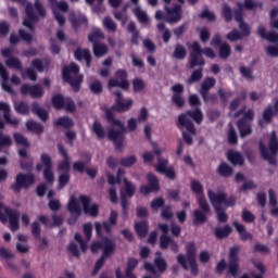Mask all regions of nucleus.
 Instances as JSON below:
<instances>
[{"instance_id": "obj_1", "label": "nucleus", "mask_w": 278, "mask_h": 278, "mask_svg": "<svg viewBox=\"0 0 278 278\" xmlns=\"http://www.w3.org/2000/svg\"><path fill=\"white\" fill-rule=\"evenodd\" d=\"M131 105H134V100L129 99L126 102H119L114 104L111 109L105 110L108 123H110L112 127H118V130H115L114 128L108 130V138L113 142L116 151H123V143L125 142V124H123L121 119H115L114 112H129Z\"/></svg>"}, {"instance_id": "obj_2", "label": "nucleus", "mask_w": 278, "mask_h": 278, "mask_svg": "<svg viewBox=\"0 0 278 278\" xmlns=\"http://www.w3.org/2000/svg\"><path fill=\"white\" fill-rule=\"evenodd\" d=\"M192 52H190V60H189V68H197L188 78L187 84L192 86V84L199 83L203 79V67L205 66V59H203V49L198 41H194L191 46Z\"/></svg>"}, {"instance_id": "obj_3", "label": "nucleus", "mask_w": 278, "mask_h": 278, "mask_svg": "<svg viewBox=\"0 0 278 278\" xmlns=\"http://www.w3.org/2000/svg\"><path fill=\"white\" fill-rule=\"evenodd\" d=\"M207 197L217 214V220L218 223H227L229 220V215L225 212V208H223V203L226 205V207H233L236 205L237 198L236 195H230L227 198V194L224 192L220 193H214L212 190H207Z\"/></svg>"}, {"instance_id": "obj_4", "label": "nucleus", "mask_w": 278, "mask_h": 278, "mask_svg": "<svg viewBox=\"0 0 278 278\" xmlns=\"http://www.w3.org/2000/svg\"><path fill=\"white\" fill-rule=\"evenodd\" d=\"M237 5L238 9L235 10V21L239 24L241 38L242 36H251V28L249 27V24L244 22V9L253 11L260 8V10H262V8H264V3L255 2L253 0H244L243 3L238 2Z\"/></svg>"}, {"instance_id": "obj_5", "label": "nucleus", "mask_w": 278, "mask_h": 278, "mask_svg": "<svg viewBox=\"0 0 278 278\" xmlns=\"http://www.w3.org/2000/svg\"><path fill=\"white\" fill-rule=\"evenodd\" d=\"M91 253H99L102 251L101 257L96 262L97 268H103L108 257H112L114 251H116V243L110 238H103L100 241H94L90 245Z\"/></svg>"}, {"instance_id": "obj_6", "label": "nucleus", "mask_w": 278, "mask_h": 278, "mask_svg": "<svg viewBox=\"0 0 278 278\" xmlns=\"http://www.w3.org/2000/svg\"><path fill=\"white\" fill-rule=\"evenodd\" d=\"M0 112H3V118L2 121L0 118V151L4 149V147H12V138L10 136H3V129H5V123L7 125H12L13 127H18V119L14 118L12 119L11 112L12 110L10 109V104L5 102H0Z\"/></svg>"}, {"instance_id": "obj_7", "label": "nucleus", "mask_w": 278, "mask_h": 278, "mask_svg": "<svg viewBox=\"0 0 278 278\" xmlns=\"http://www.w3.org/2000/svg\"><path fill=\"white\" fill-rule=\"evenodd\" d=\"M186 253L187 256L184 254H179L177 256V262L184 268V270H190L191 275L197 277V275H199V265L197 264V244L194 243V241L187 243Z\"/></svg>"}, {"instance_id": "obj_8", "label": "nucleus", "mask_w": 278, "mask_h": 278, "mask_svg": "<svg viewBox=\"0 0 278 278\" xmlns=\"http://www.w3.org/2000/svg\"><path fill=\"white\" fill-rule=\"evenodd\" d=\"M188 116L189 118H192L197 125H201L203 123V112L200 108H195V110L187 111L186 114H180L178 116V127H185L187 131L192 136H197V128L194 127V123L188 119Z\"/></svg>"}, {"instance_id": "obj_9", "label": "nucleus", "mask_w": 278, "mask_h": 278, "mask_svg": "<svg viewBox=\"0 0 278 278\" xmlns=\"http://www.w3.org/2000/svg\"><path fill=\"white\" fill-rule=\"evenodd\" d=\"M21 213L17 210L3 205L0 202V223H8L9 229L14 233L21 229L20 224Z\"/></svg>"}, {"instance_id": "obj_10", "label": "nucleus", "mask_w": 278, "mask_h": 278, "mask_svg": "<svg viewBox=\"0 0 278 278\" xmlns=\"http://www.w3.org/2000/svg\"><path fill=\"white\" fill-rule=\"evenodd\" d=\"M260 153L263 157V160H266L268 164L271 166L277 165V160L275 159V155L278 153V138L277 132L271 131L268 148H266V144H264L262 141L258 143ZM269 149V151H268Z\"/></svg>"}, {"instance_id": "obj_11", "label": "nucleus", "mask_w": 278, "mask_h": 278, "mask_svg": "<svg viewBox=\"0 0 278 278\" xmlns=\"http://www.w3.org/2000/svg\"><path fill=\"white\" fill-rule=\"evenodd\" d=\"M255 119V112L253 109H249L241 118L236 123L237 128L239 129L240 138H247L253 134L252 123Z\"/></svg>"}, {"instance_id": "obj_12", "label": "nucleus", "mask_w": 278, "mask_h": 278, "mask_svg": "<svg viewBox=\"0 0 278 278\" xmlns=\"http://www.w3.org/2000/svg\"><path fill=\"white\" fill-rule=\"evenodd\" d=\"M41 163L36 164L37 173H40L43 167V178L47 184H53L55 181V176L53 175V159L48 153H42L40 155Z\"/></svg>"}, {"instance_id": "obj_13", "label": "nucleus", "mask_w": 278, "mask_h": 278, "mask_svg": "<svg viewBox=\"0 0 278 278\" xmlns=\"http://www.w3.org/2000/svg\"><path fill=\"white\" fill-rule=\"evenodd\" d=\"M116 225H118V212L111 211L109 220L102 222V224L96 222L94 227L97 237L101 238V240H103V238H108L103 237V230L106 233V236H112V228L116 227Z\"/></svg>"}, {"instance_id": "obj_14", "label": "nucleus", "mask_w": 278, "mask_h": 278, "mask_svg": "<svg viewBox=\"0 0 278 278\" xmlns=\"http://www.w3.org/2000/svg\"><path fill=\"white\" fill-rule=\"evenodd\" d=\"M157 227L162 230V235L160 236V249H162V251H166L170 248L173 253H179V244H177L173 238L168 237L170 227H168L167 224H159Z\"/></svg>"}, {"instance_id": "obj_15", "label": "nucleus", "mask_w": 278, "mask_h": 278, "mask_svg": "<svg viewBox=\"0 0 278 278\" xmlns=\"http://www.w3.org/2000/svg\"><path fill=\"white\" fill-rule=\"evenodd\" d=\"M52 105L54 110H65L70 114L77 112V105L71 97L64 98V96L56 93L52 97Z\"/></svg>"}, {"instance_id": "obj_16", "label": "nucleus", "mask_w": 278, "mask_h": 278, "mask_svg": "<svg viewBox=\"0 0 278 278\" xmlns=\"http://www.w3.org/2000/svg\"><path fill=\"white\" fill-rule=\"evenodd\" d=\"M34 184H36V176L34 174L18 173L15 177V182L11 185V189L13 192L18 193L23 188L29 190Z\"/></svg>"}, {"instance_id": "obj_17", "label": "nucleus", "mask_w": 278, "mask_h": 278, "mask_svg": "<svg viewBox=\"0 0 278 278\" xmlns=\"http://www.w3.org/2000/svg\"><path fill=\"white\" fill-rule=\"evenodd\" d=\"M129 74L126 70H117L115 72V78H110L108 81V88L109 90H112V88H121L122 90H129V80H128Z\"/></svg>"}, {"instance_id": "obj_18", "label": "nucleus", "mask_w": 278, "mask_h": 278, "mask_svg": "<svg viewBox=\"0 0 278 278\" xmlns=\"http://www.w3.org/2000/svg\"><path fill=\"white\" fill-rule=\"evenodd\" d=\"M164 10L166 12L165 21L166 23H169V25H173V23H179V21L184 18V8H181V4H175L172 8L165 5Z\"/></svg>"}, {"instance_id": "obj_19", "label": "nucleus", "mask_w": 278, "mask_h": 278, "mask_svg": "<svg viewBox=\"0 0 278 278\" xmlns=\"http://www.w3.org/2000/svg\"><path fill=\"white\" fill-rule=\"evenodd\" d=\"M79 201L83 204V212L86 216H90L91 218H97V216H99V204H90L92 202L90 197L81 194L79 195Z\"/></svg>"}, {"instance_id": "obj_20", "label": "nucleus", "mask_w": 278, "mask_h": 278, "mask_svg": "<svg viewBox=\"0 0 278 278\" xmlns=\"http://www.w3.org/2000/svg\"><path fill=\"white\" fill-rule=\"evenodd\" d=\"M58 151L63 157V161L58 163L59 173H71V156L68 155V150L64 148V144H58Z\"/></svg>"}, {"instance_id": "obj_21", "label": "nucleus", "mask_w": 278, "mask_h": 278, "mask_svg": "<svg viewBox=\"0 0 278 278\" xmlns=\"http://www.w3.org/2000/svg\"><path fill=\"white\" fill-rule=\"evenodd\" d=\"M21 94L31 97V99H42L45 97V90L40 85H29V84H23L21 86Z\"/></svg>"}, {"instance_id": "obj_22", "label": "nucleus", "mask_w": 278, "mask_h": 278, "mask_svg": "<svg viewBox=\"0 0 278 278\" xmlns=\"http://www.w3.org/2000/svg\"><path fill=\"white\" fill-rule=\"evenodd\" d=\"M147 179L149 185H141L139 188V192L141 194H151V192L160 191V180H157V176L154 174H148Z\"/></svg>"}, {"instance_id": "obj_23", "label": "nucleus", "mask_w": 278, "mask_h": 278, "mask_svg": "<svg viewBox=\"0 0 278 278\" xmlns=\"http://www.w3.org/2000/svg\"><path fill=\"white\" fill-rule=\"evenodd\" d=\"M25 12H26L27 18L23 21V25L24 27H27V29H29L30 31H34L35 29L34 23H38V21H40L41 17L39 14L37 15L36 12L34 11L33 3L26 4Z\"/></svg>"}, {"instance_id": "obj_24", "label": "nucleus", "mask_w": 278, "mask_h": 278, "mask_svg": "<svg viewBox=\"0 0 278 278\" xmlns=\"http://www.w3.org/2000/svg\"><path fill=\"white\" fill-rule=\"evenodd\" d=\"M172 92H174L172 97V102L176 108H184L186 105V100L184 99V85L182 84H176L172 86Z\"/></svg>"}, {"instance_id": "obj_25", "label": "nucleus", "mask_w": 278, "mask_h": 278, "mask_svg": "<svg viewBox=\"0 0 278 278\" xmlns=\"http://www.w3.org/2000/svg\"><path fill=\"white\" fill-rule=\"evenodd\" d=\"M67 212L70 214H75V218H70L67 220L68 225H75L77 223V218L81 216V206L79 205V202H77V199L71 198L68 203H67Z\"/></svg>"}, {"instance_id": "obj_26", "label": "nucleus", "mask_w": 278, "mask_h": 278, "mask_svg": "<svg viewBox=\"0 0 278 278\" xmlns=\"http://www.w3.org/2000/svg\"><path fill=\"white\" fill-rule=\"evenodd\" d=\"M74 58L75 60H77V62H81L83 60H85L87 68H90V66H92V54L88 49L76 48V50L74 51Z\"/></svg>"}, {"instance_id": "obj_27", "label": "nucleus", "mask_w": 278, "mask_h": 278, "mask_svg": "<svg viewBox=\"0 0 278 278\" xmlns=\"http://www.w3.org/2000/svg\"><path fill=\"white\" fill-rule=\"evenodd\" d=\"M119 194L121 200H123V197L131 199V197L136 194V185L131 184L127 178H124V188L121 189Z\"/></svg>"}, {"instance_id": "obj_28", "label": "nucleus", "mask_w": 278, "mask_h": 278, "mask_svg": "<svg viewBox=\"0 0 278 278\" xmlns=\"http://www.w3.org/2000/svg\"><path fill=\"white\" fill-rule=\"evenodd\" d=\"M83 157L86 160V162H84V161L74 162L73 170L75 173H86V166H88V164H90V162H92V156L90 155V153H85L83 155Z\"/></svg>"}, {"instance_id": "obj_29", "label": "nucleus", "mask_w": 278, "mask_h": 278, "mask_svg": "<svg viewBox=\"0 0 278 278\" xmlns=\"http://www.w3.org/2000/svg\"><path fill=\"white\" fill-rule=\"evenodd\" d=\"M132 14L136 16L137 21L141 25H149V23H151V18H149V14H147L146 11L142 10V8H140V5H137L132 10Z\"/></svg>"}, {"instance_id": "obj_30", "label": "nucleus", "mask_w": 278, "mask_h": 278, "mask_svg": "<svg viewBox=\"0 0 278 278\" xmlns=\"http://www.w3.org/2000/svg\"><path fill=\"white\" fill-rule=\"evenodd\" d=\"M54 127H62L63 129H73L75 121L68 116H61L53 122Z\"/></svg>"}, {"instance_id": "obj_31", "label": "nucleus", "mask_w": 278, "mask_h": 278, "mask_svg": "<svg viewBox=\"0 0 278 278\" xmlns=\"http://www.w3.org/2000/svg\"><path fill=\"white\" fill-rule=\"evenodd\" d=\"M215 86H216V78H214V77H206L202 81L200 90H199L201 97H205V94H207V92H210V90L212 88H214Z\"/></svg>"}, {"instance_id": "obj_32", "label": "nucleus", "mask_w": 278, "mask_h": 278, "mask_svg": "<svg viewBox=\"0 0 278 278\" xmlns=\"http://www.w3.org/2000/svg\"><path fill=\"white\" fill-rule=\"evenodd\" d=\"M273 116H275V111L273 109V105L269 104L263 111V119L258 121V126L264 127V123H266V125H270V123H273Z\"/></svg>"}, {"instance_id": "obj_33", "label": "nucleus", "mask_w": 278, "mask_h": 278, "mask_svg": "<svg viewBox=\"0 0 278 278\" xmlns=\"http://www.w3.org/2000/svg\"><path fill=\"white\" fill-rule=\"evenodd\" d=\"M31 112L33 114H36L43 123H47V121H49V112L40 108V104H38V102H33Z\"/></svg>"}, {"instance_id": "obj_34", "label": "nucleus", "mask_w": 278, "mask_h": 278, "mask_svg": "<svg viewBox=\"0 0 278 278\" xmlns=\"http://www.w3.org/2000/svg\"><path fill=\"white\" fill-rule=\"evenodd\" d=\"M227 159L233 166H244V156L238 151H229Z\"/></svg>"}, {"instance_id": "obj_35", "label": "nucleus", "mask_w": 278, "mask_h": 278, "mask_svg": "<svg viewBox=\"0 0 278 278\" xmlns=\"http://www.w3.org/2000/svg\"><path fill=\"white\" fill-rule=\"evenodd\" d=\"M26 129L33 134H37V136L45 134V126L33 119L26 122Z\"/></svg>"}, {"instance_id": "obj_36", "label": "nucleus", "mask_w": 278, "mask_h": 278, "mask_svg": "<svg viewBox=\"0 0 278 278\" xmlns=\"http://www.w3.org/2000/svg\"><path fill=\"white\" fill-rule=\"evenodd\" d=\"M135 231L138 238H147V233H149V222L141 220L135 224Z\"/></svg>"}, {"instance_id": "obj_37", "label": "nucleus", "mask_w": 278, "mask_h": 278, "mask_svg": "<svg viewBox=\"0 0 278 278\" xmlns=\"http://www.w3.org/2000/svg\"><path fill=\"white\" fill-rule=\"evenodd\" d=\"M71 73H73L74 75H79V65H77L76 63H71L70 66L63 67V79H71V77H73Z\"/></svg>"}, {"instance_id": "obj_38", "label": "nucleus", "mask_w": 278, "mask_h": 278, "mask_svg": "<svg viewBox=\"0 0 278 278\" xmlns=\"http://www.w3.org/2000/svg\"><path fill=\"white\" fill-rule=\"evenodd\" d=\"M231 226L225 225L223 228H216L214 236L217 240H225V238H229V236H231Z\"/></svg>"}, {"instance_id": "obj_39", "label": "nucleus", "mask_w": 278, "mask_h": 278, "mask_svg": "<svg viewBox=\"0 0 278 278\" xmlns=\"http://www.w3.org/2000/svg\"><path fill=\"white\" fill-rule=\"evenodd\" d=\"M207 223V215L205 212L197 208L193 211V225L197 227L199 225H205Z\"/></svg>"}, {"instance_id": "obj_40", "label": "nucleus", "mask_w": 278, "mask_h": 278, "mask_svg": "<svg viewBox=\"0 0 278 278\" xmlns=\"http://www.w3.org/2000/svg\"><path fill=\"white\" fill-rule=\"evenodd\" d=\"M235 12H236V10L232 11L231 7H229V4H227V3L223 4L222 16L226 23H231V21H233V18H236Z\"/></svg>"}, {"instance_id": "obj_41", "label": "nucleus", "mask_w": 278, "mask_h": 278, "mask_svg": "<svg viewBox=\"0 0 278 278\" xmlns=\"http://www.w3.org/2000/svg\"><path fill=\"white\" fill-rule=\"evenodd\" d=\"M157 257L154 258V266L159 273H166L168 268V264L166 263V260L164 257L160 256L162 255L161 252H156Z\"/></svg>"}, {"instance_id": "obj_42", "label": "nucleus", "mask_w": 278, "mask_h": 278, "mask_svg": "<svg viewBox=\"0 0 278 278\" xmlns=\"http://www.w3.org/2000/svg\"><path fill=\"white\" fill-rule=\"evenodd\" d=\"M268 194H269V205L271 207L270 214L271 216H278V207H277L278 201H277V195L275 194V190L269 189Z\"/></svg>"}, {"instance_id": "obj_43", "label": "nucleus", "mask_w": 278, "mask_h": 278, "mask_svg": "<svg viewBox=\"0 0 278 278\" xmlns=\"http://www.w3.org/2000/svg\"><path fill=\"white\" fill-rule=\"evenodd\" d=\"M217 173L220 177H231L233 175V167L227 163H222L217 167Z\"/></svg>"}, {"instance_id": "obj_44", "label": "nucleus", "mask_w": 278, "mask_h": 278, "mask_svg": "<svg viewBox=\"0 0 278 278\" xmlns=\"http://www.w3.org/2000/svg\"><path fill=\"white\" fill-rule=\"evenodd\" d=\"M218 97H219V101L222 103V105L226 106L227 103H229V99H231V97H233V91L232 90H225L223 88H219L218 91Z\"/></svg>"}, {"instance_id": "obj_45", "label": "nucleus", "mask_w": 278, "mask_h": 278, "mask_svg": "<svg viewBox=\"0 0 278 278\" xmlns=\"http://www.w3.org/2000/svg\"><path fill=\"white\" fill-rule=\"evenodd\" d=\"M186 55H188L186 47H184L181 43H176L173 58H175V60H186Z\"/></svg>"}, {"instance_id": "obj_46", "label": "nucleus", "mask_w": 278, "mask_h": 278, "mask_svg": "<svg viewBox=\"0 0 278 278\" xmlns=\"http://www.w3.org/2000/svg\"><path fill=\"white\" fill-rule=\"evenodd\" d=\"M13 140L17 147H24L25 149H29L30 147L29 140H27L21 132H14Z\"/></svg>"}, {"instance_id": "obj_47", "label": "nucleus", "mask_w": 278, "mask_h": 278, "mask_svg": "<svg viewBox=\"0 0 278 278\" xmlns=\"http://www.w3.org/2000/svg\"><path fill=\"white\" fill-rule=\"evenodd\" d=\"M72 27L77 31L79 29L80 25H88V18L86 15H78L71 17Z\"/></svg>"}, {"instance_id": "obj_48", "label": "nucleus", "mask_w": 278, "mask_h": 278, "mask_svg": "<svg viewBox=\"0 0 278 278\" xmlns=\"http://www.w3.org/2000/svg\"><path fill=\"white\" fill-rule=\"evenodd\" d=\"M5 65L8 68H15L16 71H23V63L21 62V59L15 56H10L5 60Z\"/></svg>"}, {"instance_id": "obj_49", "label": "nucleus", "mask_w": 278, "mask_h": 278, "mask_svg": "<svg viewBox=\"0 0 278 278\" xmlns=\"http://www.w3.org/2000/svg\"><path fill=\"white\" fill-rule=\"evenodd\" d=\"M109 48L105 43H94L93 45V55L96 58H103L108 55Z\"/></svg>"}, {"instance_id": "obj_50", "label": "nucleus", "mask_w": 278, "mask_h": 278, "mask_svg": "<svg viewBox=\"0 0 278 278\" xmlns=\"http://www.w3.org/2000/svg\"><path fill=\"white\" fill-rule=\"evenodd\" d=\"M156 29H159V31L163 34L162 35L163 42H165V45H168V42H170V30L166 28V24L159 23L156 26Z\"/></svg>"}, {"instance_id": "obj_51", "label": "nucleus", "mask_w": 278, "mask_h": 278, "mask_svg": "<svg viewBox=\"0 0 278 278\" xmlns=\"http://www.w3.org/2000/svg\"><path fill=\"white\" fill-rule=\"evenodd\" d=\"M92 131L96 134L97 138L100 140H103L105 138V129L103 128V125H101V122L94 121L92 125Z\"/></svg>"}, {"instance_id": "obj_52", "label": "nucleus", "mask_w": 278, "mask_h": 278, "mask_svg": "<svg viewBox=\"0 0 278 278\" xmlns=\"http://www.w3.org/2000/svg\"><path fill=\"white\" fill-rule=\"evenodd\" d=\"M231 55V46L227 42H223L219 47L220 60H227Z\"/></svg>"}, {"instance_id": "obj_53", "label": "nucleus", "mask_w": 278, "mask_h": 278, "mask_svg": "<svg viewBox=\"0 0 278 278\" xmlns=\"http://www.w3.org/2000/svg\"><path fill=\"white\" fill-rule=\"evenodd\" d=\"M64 81L71 85L74 92H78L81 88V81H84V78L81 76L77 78L71 77V79H64Z\"/></svg>"}, {"instance_id": "obj_54", "label": "nucleus", "mask_w": 278, "mask_h": 278, "mask_svg": "<svg viewBox=\"0 0 278 278\" xmlns=\"http://www.w3.org/2000/svg\"><path fill=\"white\" fill-rule=\"evenodd\" d=\"M89 90L92 94H101L103 92V83L94 80L89 85Z\"/></svg>"}, {"instance_id": "obj_55", "label": "nucleus", "mask_w": 278, "mask_h": 278, "mask_svg": "<svg viewBox=\"0 0 278 278\" xmlns=\"http://www.w3.org/2000/svg\"><path fill=\"white\" fill-rule=\"evenodd\" d=\"M71 181V174L68 173H62L59 175V190H63V188H66Z\"/></svg>"}, {"instance_id": "obj_56", "label": "nucleus", "mask_w": 278, "mask_h": 278, "mask_svg": "<svg viewBox=\"0 0 278 278\" xmlns=\"http://www.w3.org/2000/svg\"><path fill=\"white\" fill-rule=\"evenodd\" d=\"M30 231L35 240H40V233H42V229L40 228V222H33V224L30 225Z\"/></svg>"}, {"instance_id": "obj_57", "label": "nucleus", "mask_w": 278, "mask_h": 278, "mask_svg": "<svg viewBox=\"0 0 278 278\" xmlns=\"http://www.w3.org/2000/svg\"><path fill=\"white\" fill-rule=\"evenodd\" d=\"M14 109L17 114H22L23 116L29 114V105L25 102L14 103Z\"/></svg>"}, {"instance_id": "obj_58", "label": "nucleus", "mask_w": 278, "mask_h": 278, "mask_svg": "<svg viewBox=\"0 0 278 278\" xmlns=\"http://www.w3.org/2000/svg\"><path fill=\"white\" fill-rule=\"evenodd\" d=\"M228 143L231 146L238 144V134L236 132V128H233V125L231 124H229Z\"/></svg>"}, {"instance_id": "obj_59", "label": "nucleus", "mask_w": 278, "mask_h": 278, "mask_svg": "<svg viewBox=\"0 0 278 278\" xmlns=\"http://www.w3.org/2000/svg\"><path fill=\"white\" fill-rule=\"evenodd\" d=\"M191 191L193 194L201 197L203 194V185L199 180L191 181Z\"/></svg>"}, {"instance_id": "obj_60", "label": "nucleus", "mask_w": 278, "mask_h": 278, "mask_svg": "<svg viewBox=\"0 0 278 278\" xmlns=\"http://www.w3.org/2000/svg\"><path fill=\"white\" fill-rule=\"evenodd\" d=\"M199 18L210 21V23H214V21H216V14H214V12L208 11L207 9H204L200 14H199Z\"/></svg>"}, {"instance_id": "obj_61", "label": "nucleus", "mask_w": 278, "mask_h": 278, "mask_svg": "<svg viewBox=\"0 0 278 278\" xmlns=\"http://www.w3.org/2000/svg\"><path fill=\"white\" fill-rule=\"evenodd\" d=\"M239 253H240V247L239 245H235V247L230 248L228 262H240V260L238 258Z\"/></svg>"}, {"instance_id": "obj_62", "label": "nucleus", "mask_w": 278, "mask_h": 278, "mask_svg": "<svg viewBox=\"0 0 278 278\" xmlns=\"http://www.w3.org/2000/svg\"><path fill=\"white\" fill-rule=\"evenodd\" d=\"M136 162H137L136 156L130 155V156L121 159L119 164L122 166H125L126 168H131V166H134Z\"/></svg>"}, {"instance_id": "obj_63", "label": "nucleus", "mask_w": 278, "mask_h": 278, "mask_svg": "<svg viewBox=\"0 0 278 278\" xmlns=\"http://www.w3.org/2000/svg\"><path fill=\"white\" fill-rule=\"evenodd\" d=\"M103 25L105 27V29H108L109 31H116V23L114 22V20H112V17L106 16L103 20Z\"/></svg>"}, {"instance_id": "obj_64", "label": "nucleus", "mask_w": 278, "mask_h": 278, "mask_svg": "<svg viewBox=\"0 0 278 278\" xmlns=\"http://www.w3.org/2000/svg\"><path fill=\"white\" fill-rule=\"evenodd\" d=\"M168 160L157 157L156 172L163 174L168 167Z\"/></svg>"}]
</instances>
